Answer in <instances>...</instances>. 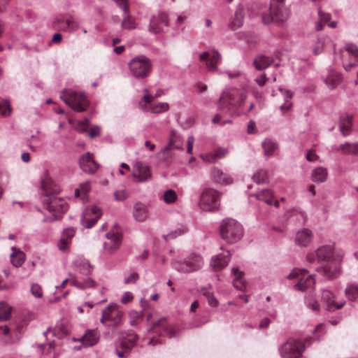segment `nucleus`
Here are the masks:
<instances>
[{
  "label": "nucleus",
  "instance_id": "1",
  "mask_svg": "<svg viewBox=\"0 0 358 358\" xmlns=\"http://www.w3.org/2000/svg\"><path fill=\"white\" fill-rule=\"evenodd\" d=\"M247 98V93L236 88L228 89L220 96L218 107L226 110L231 115H240L238 109L241 107Z\"/></svg>",
  "mask_w": 358,
  "mask_h": 358
},
{
  "label": "nucleus",
  "instance_id": "2",
  "mask_svg": "<svg viewBox=\"0 0 358 358\" xmlns=\"http://www.w3.org/2000/svg\"><path fill=\"white\" fill-rule=\"evenodd\" d=\"M285 2L286 0H270L269 13L262 15L263 22L266 24L286 22L290 16V9Z\"/></svg>",
  "mask_w": 358,
  "mask_h": 358
},
{
  "label": "nucleus",
  "instance_id": "3",
  "mask_svg": "<svg viewBox=\"0 0 358 358\" xmlns=\"http://www.w3.org/2000/svg\"><path fill=\"white\" fill-rule=\"evenodd\" d=\"M221 237L229 243H233L241 238L243 229L240 223L231 218L224 219L220 224Z\"/></svg>",
  "mask_w": 358,
  "mask_h": 358
},
{
  "label": "nucleus",
  "instance_id": "4",
  "mask_svg": "<svg viewBox=\"0 0 358 358\" xmlns=\"http://www.w3.org/2000/svg\"><path fill=\"white\" fill-rule=\"evenodd\" d=\"M62 100L73 110L82 113L86 110L89 102L84 94H78L73 90H64L60 93Z\"/></svg>",
  "mask_w": 358,
  "mask_h": 358
},
{
  "label": "nucleus",
  "instance_id": "5",
  "mask_svg": "<svg viewBox=\"0 0 358 358\" xmlns=\"http://www.w3.org/2000/svg\"><path fill=\"white\" fill-rule=\"evenodd\" d=\"M131 75L138 79L147 78L152 69L150 59L145 55H138L130 60L128 64Z\"/></svg>",
  "mask_w": 358,
  "mask_h": 358
},
{
  "label": "nucleus",
  "instance_id": "6",
  "mask_svg": "<svg viewBox=\"0 0 358 358\" xmlns=\"http://www.w3.org/2000/svg\"><path fill=\"white\" fill-rule=\"evenodd\" d=\"M310 343L308 341L302 342L300 340L289 338L279 348L282 358H301L306 345Z\"/></svg>",
  "mask_w": 358,
  "mask_h": 358
},
{
  "label": "nucleus",
  "instance_id": "7",
  "mask_svg": "<svg viewBox=\"0 0 358 358\" xmlns=\"http://www.w3.org/2000/svg\"><path fill=\"white\" fill-rule=\"evenodd\" d=\"M220 205V193L212 188L205 189L201 194L199 206L203 210L213 211Z\"/></svg>",
  "mask_w": 358,
  "mask_h": 358
},
{
  "label": "nucleus",
  "instance_id": "8",
  "mask_svg": "<svg viewBox=\"0 0 358 358\" xmlns=\"http://www.w3.org/2000/svg\"><path fill=\"white\" fill-rule=\"evenodd\" d=\"M45 208L52 213L50 217L43 220L44 222H50L56 220L59 214L65 213L69 208L67 202L61 197H52L43 201Z\"/></svg>",
  "mask_w": 358,
  "mask_h": 358
},
{
  "label": "nucleus",
  "instance_id": "9",
  "mask_svg": "<svg viewBox=\"0 0 358 358\" xmlns=\"http://www.w3.org/2000/svg\"><path fill=\"white\" fill-rule=\"evenodd\" d=\"M203 265V258L195 253L191 254L183 262L173 264V268L183 273H190L199 270Z\"/></svg>",
  "mask_w": 358,
  "mask_h": 358
},
{
  "label": "nucleus",
  "instance_id": "10",
  "mask_svg": "<svg viewBox=\"0 0 358 358\" xmlns=\"http://www.w3.org/2000/svg\"><path fill=\"white\" fill-rule=\"evenodd\" d=\"M106 241L103 243V253L106 255L115 254L120 248L122 236L119 232L108 231L105 235Z\"/></svg>",
  "mask_w": 358,
  "mask_h": 358
},
{
  "label": "nucleus",
  "instance_id": "11",
  "mask_svg": "<svg viewBox=\"0 0 358 358\" xmlns=\"http://www.w3.org/2000/svg\"><path fill=\"white\" fill-rule=\"evenodd\" d=\"M334 252V248L332 245H322L316 250L308 252L306 255V260L310 264L329 261L333 258Z\"/></svg>",
  "mask_w": 358,
  "mask_h": 358
},
{
  "label": "nucleus",
  "instance_id": "12",
  "mask_svg": "<svg viewBox=\"0 0 358 358\" xmlns=\"http://www.w3.org/2000/svg\"><path fill=\"white\" fill-rule=\"evenodd\" d=\"M55 29L63 31H73L78 28V22L68 14L57 15L52 22Z\"/></svg>",
  "mask_w": 358,
  "mask_h": 358
},
{
  "label": "nucleus",
  "instance_id": "13",
  "mask_svg": "<svg viewBox=\"0 0 358 358\" xmlns=\"http://www.w3.org/2000/svg\"><path fill=\"white\" fill-rule=\"evenodd\" d=\"M343 50L348 55H343V65L346 71H350L358 66V47L353 43H347Z\"/></svg>",
  "mask_w": 358,
  "mask_h": 358
},
{
  "label": "nucleus",
  "instance_id": "14",
  "mask_svg": "<svg viewBox=\"0 0 358 358\" xmlns=\"http://www.w3.org/2000/svg\"><path fill=\"white\" fill-rule=\"evenodd\" d=\"M101 216V210L96 206L87 207L81 216L80 223L86 229L92 228Z\"/></svg>",
  "mask_w": 358,
  "mask_h": 358
},
{
  "label": "nucleus",
  "instance_id": "15",
  "mask_svg": "<svg viewBox=\"0 0 358 358\" xmlns=\"http://www.w3.org/2000/svg\"><path fill=\"white\" fill-rule=\"evenodd\" d=\"M199 60L206 62V66L210 72H219L217 65L222 62V56L220 52L215 50L206 51L199 56Z\"/></svg>",
  "mask_w": 358,
  "mask_h": 358
},
{
  "label": "nucleus",
  "instance_id": "16",
  "mask_svg": "<svg viewBox=\"0 0 358 358\" xmlns=\"http://www.w3.org/2000/svg\"><path fill=\"white\" fill-rule=\"evenodd\" d=\"M43 193L46 196L57 194L60 192L59 186L52 180L49 173L45 171L41 178Z\"/></svg>",
  "mask_w": 358,
  "mask_h": 358
},
{
  "label": "nucleus",
  "instance_id": "17",
  "mask_svg": "<svg viewBox=\"0 0 358 358\" xmlns=\"http://www.w3.org/2000/svg\"><path fill=\"white\" fill-rule=\"evenodd\" d=\"M131 175L134 181L137 182H145L151 180L152 178L150 167L141 162H137L135 164Z\"/></svg>",
  "mask_w": 358,
  "mask_h": 358
},
{
  "label": "nucleus",
  "instance_id": "18",
  "mask_svg": "<svg viewBox=\"0 0 358 358\" xmlns=\"http://www.w3.org/2000/svg\"><path fill=\"white\" fill-rule=\"evenodd\" d=\"M169 25L168 15L160 13L157 16L151 18L148 30L150 32L157 34L164 31V27Z\"/></svg>",
  "mask_w": 358,
  "mask_h": 358
},
{
  "label": "nucleus",
  "instance_id": "19",
  "mask_svg": "<svg viewBox=\"0 0 358 358\" xmlns=\"http://www.w3.org/2000/svg\"><path fill=\"white\" fill-rule=\"evenodd\" d=\"M79 164L81 169L90 174L94 173L99 167V164L94 160L92 155L90 152L80 157Z\"/></svg>",
  "mask_w": 358,
  "mask_h": 358
},
{
  "label": "nucleus",
  "instance_id": "20",
  "mask_svg": "<svg viewBox=\"0 0 358 358\" xmlns=\"http://www.w3.org/2000/svg\"><path fill=\"white\" fill-rule=\"evenodd\" d=\"M103 310L105 311V315H106L108 320L111 322L112 325L117 326L120 323L123 313L119 310L115 303L109 304Z\"/></svg>",
  "mask_w": 358,
  "mask_h": 358
},
{
  "label": "nucleus",
  "instance_id": "21",
  "mask_svg": "<svg viewBox=\"0 0 358 358\" xmlns=\"http://www.w3.org/2000/svg\"><path fill=\"white\" fill-rule=\"evenodd\" d=\"M335 298L336 296L329 289H323L322 291V300L327 305L326 308L327 310L331 311L340 309L344 306L345 301L336 303Z\"/></svg>",
  "mask_w": 358,
  "mask_h": 358
},
{
  "label": "nucleus",
  "instance_id": "22",
  "mask_svg": "<svg viewBox=\"0 0 358 358\" xmlns=\"http://www.w3.org/2000/svg\"><path fill=\"white\" fill-rule=\"evenodd\" d=\"M332 151L343 155L358 156V141L354 143L346 142L338 146H334L332 147Z\"/></svg>",
  "mask_w": 358,
  "mask_h": 358
},
{
  "label": "nucleus",
  "instance_id": "23",
  "mask_svg": "<svg viewBox=\"0 0 358 358\" xmlns=\"http://www.w3.org/2000/svg\"><path fill=\"white\" fill-rule=\"evenodd\" d=\"M317 271L328 279H333L339 275L341 268L338 264L334 263L322 266L317 268Z\"/></svg>",
  "mask_w": 358,
  "mask_h": 358
},
{
  "label": "nucleus",
  "instance_id": "24",
  "mask_svg": "<svg viewBox=\"0 0 358 358\" xmlns=\"http://www.w3.org/2000/svg\"><path fill=\"white\" fill-rule=\"evenodd\" d=\"M139 105L144 111H150L154 114L164 113L169 109V105L166 102H158L155 103H150V106H148L147 103L141 100L139 102Z\"/></svg>",
  "mask_w": 358,
  "mask_h": 358
},
{
  "label": "nucleus",
  "instance_id": "25",
  "mask_svg": "<svg viewBox=\"0 0 358 358\" xmlns=\"http://www.w3.org/2000/svg\"><path fill=\"white\" fill-rule=\"evenodd\" d=\"M353 116L348 113L342 114L339 120L340 131L343 136H347L352 131Z\"/></svg>",
  "mask_w": 358,
  "mask_h": 358
},
{
  "label": "nucleus",
  "instance_id": "26",
  "mask_svg": "<svg viewBox=\"0 0 358 358\" xmlns=\"http://www.w3.org/2000/svg\"><path fill=\"white\" fill-rule=\"evenodd\" d=\"M313 234L308 229H303L296 232L295 236V243L300 247H306L312 241Z\"/></svg>",
  "mask_w": 358,
  "mask_h": 358
},
{
  "label": "nucleus",
  "instance_id": "27",
  "mask_svg": "<svg viewBox=\"0 0 358 358\" xmlns=\"http://www.w3.org/2000/svg\"><path fill=\"white\" fill-rule=\"evenodd\" d=\"M230 259L231 255L227 251L226 254H220L213 257L210 262V266L215 271L221 270L229 264Z\"/></svg>",
  "mask_w": 358,
  "mask_h": 358
},
{
  "label": "nucleus",
  "instance_id": "28",
  "mask_svg": "<svg viewBox=\"0 0 358 358\" xmlns=\"http://www.w3.org/2000/svg\"><path fill=\"white\" fill-rule=\"evenodd\" d=\"M229 150L226 148H217L215 150L201 155V158L206 162L215 163L217 159H222L227 155Z\"/></svg>",
  "mask_w": 358,
  "mask_h": 358
},
{
  "label": "nucleus",
  "instance_id": "29",
  "mask_svg": "<svg viewBox=\"0 0 358 358\" xmlns=\"http://www.w3.org/2000/svg\"><path fill=\"white\" fill-rule=\"evenodd\" d=\"M158 330L160 331V334L163 331L166 332L169 337L175 336L176 334L175 328L171 325H168L166 318L164 317L159 319L152 327V331H156V332H157Z\"/></svg>",
  "mask_w": 358,
  "mask_h": 358
},
{
  "label": "nucleus",
  "instance_id": "30",
  "mask_svg": "<svg viewBox=\"0 0 358 358\" xmlns=\"http://www.w3.org/2000/svg\"><path fill=\"white\" fill-rule=\"evenodd\" d=\"M73 264L76 270L83 275H89L93 270V266L85 259L77 258Z\"/></svg>",
  "mask_w": 358,
  "mask_h": 358
},
{
  "label": "nucleus",
  "instance_id": "31",
  "mask_svg": "<svg viewBox=\"0 0 358 358\" xmlns=\"http://www.w3.org/2000/svg\"><path fill=\"white\" fill-rule=\"evenodd\" d=\"M211 176L216 182L220 184L229 185L233 182L231 176L217 168H213L211 170Z\"/></svg>",
  "mask_w": 358,
  "mask_h": 358
},
{
  "label": "nucleus",
  "instance_id": "32",
  "mask_svg": "<svg viewBox=\"0 0 358 358\" xmlns=\"http://www.w3.org/2000/svg\"><path fill=\"white\" fill-rule=\"evenodd\" d=\"M273 62L274 59L273 57L264 55H259L254 59L253 64L256 69L264 70L270 66Z\"/></svg>",
  "mask_w": 358,
  "mask_h": 358
},
{
  "label": "nucleus",
  "instance_id": "33",
  "mask_svg": "<svg viewBox=\"0 0 358 358\" xmlns=\"http://www.w3.org/2000/svg\"><path fill=\"white\" fill-rule=\"evenodd\" d=\"M148 214V208L145 204L141 202H137L134 204L133 216L136 221L143 222L147 218Z\"/></svg>",
  "mask_w": 358,
  "mask_h": 358
},
{
  "label": "nucleus",
  "instance_id": "34",
  "mask_svg": "<svg viewBox=\"0 0 358 358\" xmlns=\"http://www.w3.org/2000/svg\"><path fill=\"white\" fill-rule=\"evenodd\" d=\"M328 177V171L323 166L314 169L310 175L312 181L316 183L324 182Z\"/></svg>",
  "mask_w": 358,
  "mask_h": 358
},
{
  "label": "nucleus",
  "instance_id": "35",
  "mask_svg": "<svg viewBox=\"0 0 358 358\" xmlns=\"http://www.w3.org/2000/svg\"><path fill=\"white\" fill-rule=\"evenodd\" d=\"M99 340V336L96 331L87 330L85 334L78 341L81 342L85 346H92L95 345Z\"/></svg>",
  "mask_w": 358,
  "mask_h": 358
},
{
  "label": "nucleus",
  "instance_id": "36",
  "mask_svg": "<svg viewBox=\"0 0 358 358\" xmlns=\"http://www.w3.org/2000/svg\"><path fill=\"white\" fill-rule=\"evenodd\" d=\"M13 252L10 254V262L15 267H20L25 260L24 253L20 249L12 248Z\"/></svg>",
  "mask_w": 358,
  "mask_h": 358
},
{
  "label": "nucleus",
  "instance_id": "37",
  "mask_svg": "<svg viewBox=\"0 0 358 358\" xmlns=\"http://www.w3.org/2000/svg\"><path fill=\"white\" fill-rule=\"evenodd\" d=\"M315 285V278L313 275H308L306 278H301L294 285V289L299 291H306L307 289L313 287Z\"/></svg>",
  "mask_w": 358,
  "mask_h": 358
},
{
  "label": "nucleus",
  "instance_id": "38",
  "mask_svg": "<svg viewBox=\"0 0 358 358\" xmlns=\"http://www.w3.org/2000/svg\"><path fill=\"white\" fill-rule=\"evenodd\" d=\"M138 336L134 333H129L127 338L120 342L121 348L125 351H129L136 344Z\"/></svg>",
  "mask_w": 358,
  "mask_h": 358
},
{
  "label": "nucleus",
  "instance_id": "39",
  "mask_svg": "<svg viewBox=\"0 0 358 358\" xmlns=\"http://www.w3.org/2000/svg\"><path fill=\"white\" fill-rule=\"evenodd\" d=\"M254 196L257 200L264 201L268 205L273 204V192L269 189H262L255 193Z\"/></svg>",
  "mask_w": 358,
  "mask_h": 358
},
{
  "label": "nucleus",
  "instance_id": "40",
  "mask_svg": "<svg viewBox=\"0 0 358 358\" xmlns=\"http://www.w3.org/2000/svg\"><path fill=\"white\" fill-rule=\"evenodd\" d=\"M231 273L234 275V278L233 280L234 286L239 290H243L245 287V281L242 278L243 273L237 268H231Z\"/></svg>",
  "mask_w": 358,
  "mask_h": 358
},
{
  "label": "nucleus",
  "instance_id": "41",
  "mask_svg": "<svg viewBox=\"0 0 358 358\" xmlns=\"http://www.w3.org/2000/svg\"><path fill=\"white\" fill-rule=\"evenodd\" d=\"M91 189V185L90 182H85L80 184L79 189L75 190V197L80 198L83 201L87 199V194Z\"/></svg>",
  "mask_w": 358,
  "mask_h": 358
},
{
  "label": "nucleus",
  "instance_id": "42",
  "mask_svg": "<svg viewBox=\"0 0 358 358\" xmlns=\"http://www.w3.org/2000/svg\"><path fill=\"white\" fill-rule=\"evenodd\" d=\"M252 180L257 184L267 183L269 181V176L266 170L259 169L253 174Z\"/></svg>",
  "mask_w": 358,
  "mask_h": 358
},
{
  "label": "nucleus",
  "instance_id": "43",
  "mask_svg": "<svg viewBox=\"0 0 358 358\" xmlns=\"http://www.w3.org/2000/svg\"><path fill=\"white\" fill-rule=\"evenodd\" d=\"M243 10L241 8H238L236 10L234 18L230 23V27L232 29H236L242 26L243 22Z\"/></svg>",
  "mask_w": 358,
  "mask_h": 358
},
{
  "label": "nucleus",
  "instance_id": "44",
  "mask_svg": "<svg viewBox=\"0 0 358 358\" xmlns=\"http://www.w3.org/2000/svg\"><path fill=\"white\" fill-rule=\"evenodd\" d=\"M12 307L5 302H0V321H6L11 316Z\"/></svg>",
  "mask_w": 358,
  "mask_h": 358
},
{
  "label": "nucleus",
  "instance_id": "45",
  "mask_svg": "<svg viewBox=\"0 0 358 358\" xmlns=\"http://www.w3.org/2000/svg\"><path fill=\"white\" fill-rule=\"evenodd\" d=\"M342 80V76L338 73L329 75L326 79L325 83L329 87L333 89L336 87Z\"/></svg>",
  "mask_w": 358,
  "mask_h": 358
},
{
  "label": "nucleus",
  "instance_id": "46",
  "mask_svg": "<svg viewBox=\"0 0 358 358\" xmlns=\"http://www.w3.org/2000/svg\"><path fill=\"white\" fill-rule=\"evenodd\" d=\"M262 148L266 155L271 156L277 148V144L271 139H266L262 142Z\"/></svg>",
  "mask_w": 358,
  "mask_h": 358
},
{
  "label": "nucleus",
  "instance_id": "47",
  "mask_svg": "<svg viewBox=\"0 0 358 358\" xmlns=\"http://www.w3.org/2000/svg\"><path fill=\"white\" fill-rule=\"evenodd\" d=\"M164 94L162 90H158L155 96H152L150 94L148 89L145 88L143 90V97L142 100L145 103H150L155 98H158Z\"/></svg>",
  "mask_w": 358,
  "mask_h": 358
},
{
  "label": "nucleus",
  "instance_id": "48",
  "mask_svg": "<svg viewBox=\"0 0 358 358\" xmlns=\"http://www.w3.org/2000/svg\"><path fill=\"white\" fill-rule=\"evenodd\" d=\"M178 199L176 192L173 189H168L164 192L163 195V201L167 204L175 203Z\"/></svg>",
  "mask_w": 358,
  "mask_h": 358
},
{
  "label": "nucleus",
  "instance_id": "49",
  "mask_svg": "<svg viewBox=\"0 0 358 358\" xmlns=\"http://www.w3.org/2000/svg\"><path fill=\"white\" fill-rule=\"evenodd\" d=\"M178 138H180V136L177 134L175 131H171V138L168 145L164 148V151H169L173 148L175 149H182V146L180 145H173L175 142Z\"/></svg>",
  "mask_w": 358,
  "mask_h": 358
},
{
  "label": "nucleus",
  "instance_id": "50",
  "mask_svg": "<svg viewBox=\"0 0 358 358\" xmlns=\"http://www.w3.org/2000/svg\"><path fill=\"white\" fill-rule=\"evenodd\" d=\"M345 294L351 301H355L358 297V287L355 285L348 286L345 289Z\"/></svg>",
  "mask_w": 358,
  "mask_h": 358
},
{
  "label": "nucleus",
  "instance_id": "51",
  "mask_svg": "<svg viewBox=\"0 0 358 358\" xmlns=\"http://www.w3.org/2000/svg\"><path fill=\"white\" fill-rule=\"evenodd\" d=\"M121 27L122 29H133L136 27V24L134 19L130 15H127L124 17L121 24Z\"/></svg>",
  "mask_w": 358,
  "mask_h": 358
},
{
  "label": "nucleus",
  "instance_id": "52",
  "mask_svg": "<svg viewBox=\"0 0 358 358\" xmlns=\"http://www.w3.org/2000/svg\"><path fill=\"white\" fill-rule=\"evenodd\" d=\"M11 113L10 104L6 100H0V114L3 116L9 115Z\"/></svg>",
  "mask_w": 358,
  "mask_h": 358
},
{
  "label": "nucleus",
  "instance_id": "53",
  "mask_svg": "<svg viewBox=\"0 0 358 358\" xmlns=\"http://www.w3.org/2000/svg\"><path fill=\"white\" fill-rule=\"evenodd\" d=\"M306 306L313 311H318L320 310V304L317 301L313 299L306 297L305 299Z\"/></svg>",
  "mask_w": 358,
  "mask_h": 358
},
{
  "label": "nucleus",
  "instance_id": "54",
  "mask_svg": "<svg viewBox=\"0 0 358 358\" xmlns=\"http://www.w3.org/2000/svg\"><path fill=\"white\" fill-rule=\"evenodd\" d=\"M202 293L204 296H206L208 299V303L210 306L213 307H216L217 306L218 302L213 294L207 291L206 289H203Z\"/></svg>",
  "mask_w": 358,
  "mask_h": 358
},
{
  "label": "nucleus",
  "instance_id": "55",
  "mask_svg": "<svg viewBox=\"0 0 358 358\" xmlns=\"http://www.w3.org/2000/svg\"><path fill=\"white\" fill-rule=\"evenodd\" d=\"M97 283L91 278L85 279L80 282V289H85L88 288H93L96 287Z\"/></svg>",
  "mask_w": 358,
  "mask_h": 358
},
{
  "label": "nucleus",
  "instance_id": "56",
  "mask_svg": "<svg viewBox=\"0 0 358 358\" xmlns=\"http://www.w3.org/2000/svg\"><path fill=\"white\" fill-rule=\"evenodd\" d=\"M114 196L115 201H122L129 196V193L126 189L117 190L114 192Z\"/></svg>",
  "mask_w": 358,
  "mask_h": 358
},
{
  "label": "nucleus",
  "instance_id": "57",
  "mask_svg": "<svg viewBox=\"0 0 358 358\" xmlns=\"http://www.w3.org/2000/svg\"><path fill=\"white\" fill-rule=\"evenodd\" d=\"M31 294L37 298H41L43 296V291L41 287L38 284H33L31 286Z\"/></svg>",
  "mask_w": 358,
  "mask_h": 358
},
{
  "label": "nucleus",
  "instance_id": "58",
  "mask_svg": "<svg viewBox=\"0 0 358 358\" xmlns=\"http://www.w3.org/2000/svg\"><path fill=\"white\" fill-rule=\"evenodd\" d=\"M324 45V38H319L317 44L313 48V52L315 55H318L322 52Z\"/></svg>",
  "mask_w": 358,
  "mask_h": 358
},
{
  "label": "nucleus",
  "instance_id": "59",
  "mask_svg": "<svg viewBox=\"0 0 358 358\" xmlns=\"http://www.w3.org/2000/svg\"><path fill=\"white\" fill-rule=\"evenodd\" d=\"M70 243L71 241L65 238V237L62 235L61 238L58 243V248L60 250H64L68 248Z\"/></svg>",
  "mask_w": 358,
  "mask_h": 358
},
{
  "label": "nucleus",
  "instance_id": "60",
  "mask_svg": "<svg viewBox=\"0 0 358 358\" xmlns=\"http://www.w3.org/2000/svg\"><path fill=\"white\" fill-rule=\"evenodd\" d=\"M182 234H184V231L180 229H177L175 231L169 233L166 236H164V238L166 240L173 239L182 235Z\"/></svg>",
  "mask_w": 358,
  "mask_h": 358
},
{
  "label": "nucleus",
  "instance_id": "61",
  "mask_svg": "<svg viewBox=\"0 0 358 358\" xmlns=\"http://www.w3.org/2000/svg\"><path fill=\"white\" fill-rule=\"evenodd\" d=\"M75 232H76V231L73 228L69 227V228L65 229L63 231L62 235L63 236H64L65 238H67L71 241V238L74 236Z\"/></svg>",
  "mask_w": 358,
  "mask_h": 358
},
{
  "label": "nucleus",
  "instance_id": "62",
  "mask_svg": "<svg viewBox=\"0 0 358 358\" xmlns=\"http://www.w3.org/2000/svg\"><path fill=\"white\" fill-rule=\"evenodd\" d=\"M139 278L138 274L136 272L131 273L128 278L124 280L125 284H134Z\"/></svg>",
  "mask_w": 358,
  "mask_h": 358
},
{
  "label": "nucleus",
  "instance_id": "63",
  "mask_svg": "<svg viewBox=\"0 0 358 358\" xmlns=\"http://www.w3.org/2000/svg\"><path fill=\"white\" fill-rule=\"evenodd\" d=\"M318 15L321 21L324 23H327L330 18L331 15L329 13H323L321 10V8H318Z\"/></svg>",
  "mask_w": 358,
  "mask_h": 358
},
{
  "label": "nucleus",
  "instance_id": "64",
  "mask_svg": "<svg viewBox=\"0 0 358 358\" xmlns=\"http://www.w3.org/2000/svg\"><path fill=\"white\" fill-rule=\"evenodd\" d=\"M268 78L265 74H262L257 76L255 80V83L260 87L264 86Z\"/></svg>",
  "mask_w": 358,
  "mask_h": 358
}]
</instances>
